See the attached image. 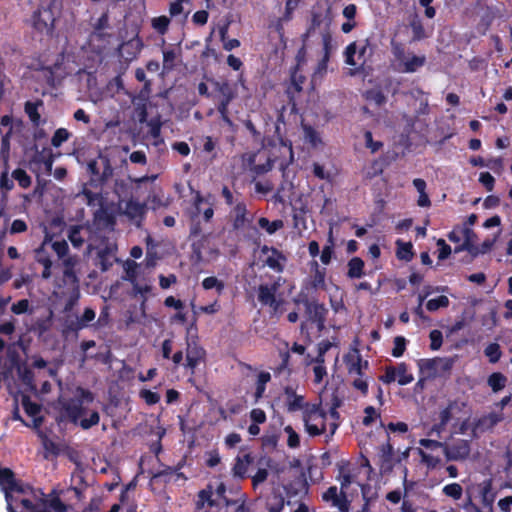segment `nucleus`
Masks as SVG:
<instances>
[{
    "instance_id": "obj_1",
    "label": "nucleus",
    "mask_w": 512,
    "mask_h": 512,
    "mask_svg": "<svg viewBox=\"0 0 512 512\" xmlns=\"http://www.w3.org/2000/svg\"><path fill=\"white\" fill-rule=\"evenodd\" d=\"M61 11V0H40L28 22L37 33L52 36L56 29V21L61 16Z\"/></svg>"
},
{
    "instance_id": "obj_2",
    "label": "nucleus",
    "mask_w": 512,
    "mask_h": 512,
    "mask_svg": "<svg viewBox=\"0 0 512 512\" xmlns=\"http://www.w3.org/2000/svg\"><path fill=\"white\" fill-rule=\"evenodd\" d=\"M374 46L366 38L362 41H354L347 45L344 51L345 63L354 67L349 74L355 76L365 70V65L372 60Z\"/></svg>"
},
{
    "instance_id": "obj_3",
    "label": "nucleus",
    "mask_w": 512,
    "mask_h": 512,
    "mask_svg": "<svg viewBox=\"0 0 512 512\" xmlns=\"http://www.w3.org/2000/svg\"><path fill=\"white\" fill-rule=\"evenodd\" d=\"M77 394V397L69 398L60 402V418L67 419L75 425H78L81 417L87 413L84 403H91L94 401V394L88 389L78 388Z\"/></svg>"
},
{
    "instance_id": "obj_4",
    "label": "nucleus",
    "mask_w": 512,
    "mask_h": 512,
    "mask_svg": "<svg viewBox=\"0 0 512 512\" xmlns=\"http://www.w3.org/2000/svg\"><path fill=\"white\" fill-rule=\"evenodd\" d=\"M391 52L396 62L395 69L401 73H414L426 63L425 55H415L411 51H407L401 42L392 40Z\"/></svg>"
},
{
    "instance_id": "obj_5",
    "label": "nucleus",
    "mask_w": 512,
    "mask_h": 512,
    "mask_svg": "<svg viewBox=\"0 0 512 512\" xmlns=\"http://www.w3.org/2000/svg\"><path fill=\"white\" fill-rule=\"evenodd\" d=\"M303 421L306 432L312 437L329 433L327 413L321 408V403H307L303 411Z\"/></svg>"
},
{
    "instance_id": "obj_6",
    "label": "nucleus",
    "mask_w": 512,
    "mask_h": 512,
    "mask_svg": "<svg viewBox=\"0 0 512 512\" xmlns=\"http://www.w3.org/2000/svg\"><path fill=\"white\" fill-rule=\"evenodd\" d=\"M279 286L278 282H274L271 285L260 284L257 289L258 301L263 306L270 307L273 313H278L284 302L283 299L276 296Z\"/></svg>"
},
{
    "instance_id": "obj_7",
    "label": "nucleus",
    "mask_w": 512,
    "mask_h": 512,
    "mask_svg": "<svg viewBox=\"0 0 512 512\" xmlns=\"http://www.w3.org/2000/svg\"><path fill=\"white\" fill-rule=\"evenodd\" d=\"M284 490L287 497L286 504L292 507L307 496L309 486L304 475L301 474L285 485Z\"/></svg>"
},
{
    "instance_id": "obj_8",
    "label": "nucleus",
    "mask_w": 512,
    "mask_h": 512,
    "mask_svg": "<svg viewBox=\"0 0 512 512\" xmlns=\"http://www.w3.org/2000/svg\"><path fill=\"white\" fill-rule=\"evenodd\" d=\"M206 351L199 344L198 339H186V361L183 366L193 374L195 369L205 361Z\"/></svg>"
},
{
    "instance_id": "obj_9",
    "label": "nucleus",
    "mask_w": 512,
    "mask_h": 512,
    "mask_svg": "<svg viewBox=\"0 0 512 512\" xmlns=\"http://www.w3.org/2000/svg\"><path fill=\"white\" fill-rule=\"evenodd\" d=\"M471 444L469 440L454 439L452 442H445L444 455L447 461H465L469 458Z\"/></svg>"
},
{
    "instance_id": "obj_10",
    "label": "nucleus",
    "mask_w": 512,
    "mask_h": 512,
    "mask_svg": "<svg viewBox=\"0 0 512 512\" xmlns=\"http://www.w3.org/2000/svg\"><path fill=\"white\" fill-rule=\"evenodd\" d=\"M0 487L5 494L6 501L12 499V492H26L23 483L15 478V474L10 468L6 467L0 469Z\"/></svg>"
},
{
    "instance_id": "obj_11",
    "label": "nucleus",
    "mask_w": 512,
    "mask_h": 512,
    "mask_svg": "<svg viewBox=\"0 0 512 512\" xmlns=\"http://www.w3.org/2000/svg\"><path fill=\"white\" fill-rule=\"evenodd\" d=\"M504 420V414L500 412H491L474 420L472 424V435L478 437L487 431H491L498 423Z\"/></svg>"
},
{
    "instance_id": "obj_12",
    "label": "nucleus",
    "mask_w": 512,
    "mask_h": 512,
    "mask_svg": "<svg viewBox=\"0 0 512 512\" xmlns=\"http://www.w3.org/2000/svg\"><path fill=\"white\" fill-rule=\"evenodd\" d=\"M50 251L48 236H46L42 244L34 251L36 262L43 265V271L41 273L43 279H49L52 275L51 268L53 263Z\"/></svg>"
},
{
    "instance_id": "obj_13",
    "label": "nucleus",
    "mask_w": 512,
    "mask_h": 512,
    "mask_svg": "<svg viewBox=\"0 0 512 512\" xmlns=\"http://www.w3.org/2000/svg\"><path fill=\"white\" fill-rule=\"evenodd\" d=\"M212 84L214 89L221 95V99L217 107H220L221 110H225V108L229 107L230 103L236 98V89L227 80H212Z\"/></svg>"
},
{
    "instance_id": "obj_14",
    "label": "nucleus",
    "mask_w": 512,
    "mask_h": 512,
    "mask_svg": "<svg viewBox=\"0 0 512 512\" xmlns=\"http://www.w3.org/2000/svg\"><path fill=\"white\" fill-rule=\"evenodd\" d=\"M232 227L234 230H242L246 226V224H250L252 222V216H249L246 203L244 201H239L235 204L232 211Z\"/></svg>"
},
{
    "instance_id": "obj_15",
    "label": "nucleus",
    "mask_w": 512,
    "mask_h": 512,
    "mask_svg": "<svg viewBox=\"0 0 512 512\" xmlns=\"http://www.w3.org/2000/svg\"><path fill=\"white\" fill-rule=\"evenodd\" d=\"M254 462V457L251 453H246L242 456H237L234 460L231 469L232 475L235 479L244 480L248 477L249 466Z\"/></svg>"
},
{
    "instance_id": "obj_16",
    "label": "nucleus",
    "mask_w": 512,
    "mask_h": 512,
    "mask_svg": "<svg viewBox=\"0 0 512 512\" xmlns=\"http://www.w3.org/2000/svg\"><path fill=\"white\" fill-rule=\"evenodd\" d=\"M306 314L311 322L317 325L318 330H322L325 326L328 309L324 304L319 303L317 300L306 309Z\"/></svg>"
},
{
    "instance_id": "obj_17",
    "label": "nucleus",
    "mask_w": 512,
    "mask_h": 512,
    "mask_svg": "<svg viewBox=\"0 0 512 512\" xmlns=\"http://www.w3.org/2000/svg\"><path fill=\"white\" fill-rule=\"evenodd\" d=\"M18 343L8 344L5 353L3 355V362L1 367L7 371H12L15 368H19L21 358L17 349Z\"/></svg>"
},
{
    "instance_id": "obj_18",
    "label": "nucleus",
    "mask_w": 512,
    "mask_h": 512,
    "mask_svg": "<svg viewBox=\"0 0 512 512\" xmlns=\"http://www.w3.org/2000/svg\"><path fill=\"white\" fill-rule=\"evenodd\" d=\"M273 460L270 457H263L258 462V469L256 473L251 477L252 487L256 489L259 485L264 483L268 476L269 470L272 468Z\"/></svg>"
},
{
    "instance_id": "obj_19",
    "label": "nucleus",
    "mask_w": 512,
    "mask_h": 512,
    "mask_svg": "<svg viewBox=\"0 0 512 512\" xmlns=\"http://www.w3.org/2000/svg\"><path fill=\"white\" fill-rule=\"evenodd\" d=\"M311 269L313 270V274L311 275L309 281L307 282V287L309 286L311 289L317 291L319 289L325 290L326 283V269L320 268L317 261L311 262Z\"/></svg>"
},
{
    "instance_id": "obj_20",
    "label": "nucleus",
    "mask_w": 512,
    "mask_h": 512,
    "mask_svg": "<svg viewBox=\"0 0 512 512\" xmlns=\"http://www.w3.org/2000/svg\"><path fill=\"white\" fill-rule=\"evenodd\" d=\"M481 502L484 508L492 510L497 493L493 490V481L491 478L485 479L479 484Z\"/></svg>"
},
{
    "instance_id": "obj_21",
    "label": "nucleus",
    "mask_w": 512,
    "mask_h": 512,
    "mask_svg": "<svg viewBox=\"0 0 512 512\" xmlns=\"http://www.w3.org/2000/svg\"><path fill=\"white\" fill-rule=\"evenodd\" d=\"M21 404L23 406V409L25 413L28 416L34 417L33 423L35 428H39V426L43 422L42 417H37V415L40 413L41 406L37 404L36 402H33L28 395H22L21 398Z\"/></svg>"
},
{
    "instance_id": "obj_22",
    "label": "nucleus",
    "mask_w": 512,
    "mask_h": 512,
    "mask_svg": "<svg viewBox=\"0 0 512 512\" xmlns=\"http://www.w3.org/2000/svg\"><path fill=\"white\" fill-rule=\"evenodd\" d=\"M389 437V435L387 434ZM394 448L393 445L390 443L389 439L385 444H382L380 447V466L382 470H391L394 466Z\"/></svg>"
},
{
    "instance_id": "obj_23",
    "label": "nucleus",
    "mask_w": 512,
    "mask_h": 512,
    "mask_svg": "<svg viewBox=\"0 0 512 512\" xmlns=\"http://www.w3.org/2000/svg\"><path fill=\"white\" fill-rule=\"evenodd\" d=\"M213 496V487L212 485H207L206 488L200 490L197 494V500L195 502V510L201 511L204 506L207 504L209 507L216 506L215 500L212 498Z\"/></svg>"
},
{
    "instance_id": "obj_24",
    "label": "nucleus",
    "mask_w": 512,
    "mask_h": 512,
    "mask_svg": "<svg viewBox=\"0 0 512 512\" xmlns=\"http://www.w3.org/2000/svg\"><path fill=\"white\" fill-rule=\"evenodd\" d=\"M43 105L44 103L41 99H37L36 101H26L24 104L25 113L27 114L32 124L36 127H38L41 123V115L38 109Z\"/></svg>"
},
{
    "instance_id": "obj_25",
    "label": "nucleus",
    "mask_w": 512,
    "mask_h": 512,
    "mask_svg": "<svg viewBox=\"0 0 512 512\" xmlns=\"http://www.w3.org/2000/svg\"><path fill=\"white\" fill-rule=\"evenodd\" d=\"M271 381V374L267 371H261L257 375L255 382V391L253 393L254 403H258L263 398L266 386Z\"/></svg>"
},
{
    "instance_id": "obj_26",
    "label": "nucleus",
    "mask_w": 512,
    "mask_h": 512,
    "mask_svg": "<svg viewBox=\"0 0 512 512\" xmlns=\"http://www.w3.org/2000/svg\"><path fill=\"white\" fill-rule=\"evenodd\" d=\"M340 404V400L337 397H335L333 399L332 406L329 409V415L333 419V421L328 423L329 433L326 434L327 442L333 437V435L335 434L336 430L339 427L340 414L337 411V409L340 406Z\"/></svg>"
},
{
    "instance_id": "obj_27",
    "label": "nucleus",
    "mask_w": 512,
    "mask_h": 512,
    "mask_svg": "<svg viewBox=\"0 0 512 512\" xmlns=\"http://www.w3.org/2000/svg\"><path fill=\"white\" fill-rule=\"evenodd\" d=\"M347 277L350 279H359L365 275V263L360 257H353L348 261Z\"/></svg>"
},
{
    "instance_id": "obj_28",
    "label": "nucleus",
    "mask_w": 512,
    "mask_h": 512,
    "mask_svg": "<svg viewBox=\"0 0 512 512\" xmlns=\"http://www.w3.org/2000/svg\"><path fill=\"white\" fill-rule=\"evenodd\" d=\"M461 232L464 236L463 248H465V251H467L472 257H477L478 245L474 243V239L476 238L475 232L469 227H464Z\"/></svg>"
},
{
    "instance_id": "obj_29",
    "label": "nucleus",
    "mask_w": 512,
    "mask_h": 512,
    "mask_svg": "<svg viewBox=\"0 0 512 512\" xmlns=\"http://www.w3.org/2000/svg\"><path fill=\"white\" fill-rule=\"evenodd\" d=\"M124 213L131 220H141L145 214V205L138 201L129 200L126 203Z\"/></svg>"
},
{
    "instance_id": "obj_30",
    "label": "nucleus",
    "mask_w": 512,
    "mask_h": 512,
    "mask_svg": "<svg viewBox=\"0 0 512 512\" xmlns=\"http://www.w3.org/2000/svg\"><path fill=\"white\" fill-rule=\"evenodd\" d=\"M345 362L347 370L350 375L356 374L357 376H364L361 368V355L358 350H355V354H348L345 356Z\"/></svg>"
},
{
    "instance_id": "obj_31",
    "label": "nucleus",
    "mask_w": 512,
    "mask_h": 512,
    "mask_svg": "<svg viewBox=\"0 0 512 512\" xmlns=\"http://www.w3.org/2000/svg\"><path fill=\"white\" fill-rule=\"evenodd\" d=\"M287 258L282 251L278 250L277 254L269 255L265 260V265L277 273H281L284 270V264Z\"/></svg>"
},
{
    "instance_id": "obj_32",
    "label": "nucleus",
    "mask_w": 512,
    "mask_h": 512,
    "mask_svg": "<svg viewBox=\"0 0 512 512\" xmlns=\"http://www.w3.org/2000/svg\"><path fill=\"white\" fill-rule=\"evenodd\" d=\"M114 260V255L108 247L101 249L97 254V265L103 272L109 270L113 266Z\"/></svg>"
},
{
    "instance_id": "obj_33",
    "label": "nucleus",
    "mask_w": 512,
    "mask_h": 512,
    "mask_svg": "<svg viewBox=\"0 0 512 512\" xmlns=\"http://www.w3.org/2000/svg\"><path fill=\"white\" fill-rule=\"evenodd\" d=\"M98 160L101 162V165L103 167L100 178V185H102L112 178L114 169L112 167L109 155L100 153L98 156Z\"/></svg>"
},
{
    "instance_id": "obj_34",
    "label": "nucleus",
    "mask_w": 512,
    "mask_h": 512,
    "mask_svg": "<svg viewBox=\"0 0 512 512\" xmlns=\"http://www.w3.org/2000/svg\"><path fill=\"white\" fill-rule=\"evenodd\" d=\"M285 503L283 495L280 492L273 490L271 496L267 500L266 507L268 512H281Z\"/></svg>"
},
{
    "instance_id": "obj_35",
    "label": "nucleus",
    "mask_w": 512,
    "mask_h": 512,
    "mask_svg": "<svg viewBox=\"0 0 512 512\" xmlns=\"http://www.w3.org/2000/svg\"><path fill=\"white\" fill-rule=\"evenodd\" d=\"M397 250L396 256L399 260L409 262L413 259V245L411 242H403L402 240L396 241Z\"/></svg>"
},
{
    "instance_id": "obj_36",
    "label": "nucleus",
    "mask_w": 512,
    "mask_h": 512,
    "mask_svg": "<svg viewBox=\"0 0 512 512\" xmlns=\"http://www.w3.org/2000/svg\"><path fill=\"white\" fill-rule=\"evenodd\" d=\"M2 133L1 139V147H0V159L3 161L4 166L9 165L10 158V139H11V131H6L3 133L2 129L0 130Z\"/></svg>"
},
{
    "instance_id": "obj_37",
    "label": "nucleus",
    "mask_w": 512,
    "mask_h": 512,
    "mask_svg": "<svg viewBox=\"0 0 512 512\" xmlns=\"http://www.w3.org/2000/svg\"><path fill=\"white\" fill-rule=\"evenodd\" d=\"M38 436L40 437L41 439V443H42V446L43 448L45 449V458L48 459V453L49 454H52L54 456H58L59 453H60V450L58 448V445L53 441L51 440L44 432H42L41 430H38Z\"/></svg>"
},
{
    "instance_id": "obj_38",
    "label": "nucleus",
    "mask_w": 512,
    "mask_h": 512,
    "mask_svg": "<svg viewBox=\"0 0 512 512\" xmlns=\"http://www.w3.org/2000/svg\"><path fill=\"white\" fill-rule=\"evenodd\" d=\"M363 96L368 102H372L377 106H381L386 102V97L380 88L368 89Z\"/></svg>"
},
{
    "instance_id": "obj_39",
    "label": "nucleus",
    "mask_w": 512,
    "mask_h": 512,
    "mask_svg": "<svg viewBox=\"0 0 512 512\" xmlns=\"http://www.w3.org/2000/svg\"><path fill=\"white\" fill-rule=\"evenodd\" d=\"M258 225L260 228L264 229L268 234L272 235L277 230L281 229L283 227L284 223L282 220H279V219L270 221L266 217H260L258 219Z\"/></svg>"
},
{
    "instance_id": "obj_40",
    "label": "nucleus",
    "mask_w": 512,
    "mask_h": 512,
    "mask_svg": "<svg viewBox=\"0 0 512 512\" xmlns=\"http://www.w3.org/2000/svg\"><path fill=\"white\" fill-rule=\"evenodd\" d=\"M507 378L500 372L489 375L487 383L493 392H498L506 386Z\"/></svg>"
},
{
    "instance_id": "obj_41",
    "label": "nucleus",
    "mask_w": 512,
    "mask_h": 512,
    "mask_svg": "<svg viewBox=\"0 0 512 512\" xmlns=\"http://www.w3.org/2000/svg\"><path fill=\"white\" fill-rule=\"evenodd\" d=\"M333 253H334V241H333V232H332V228H331L329 231V235H328V244L323 247L321 255H320L321 262L325 265H328L331 262Z\"/></svg>"
},
{
    "instance_id": "obj_42",
    "label": "nucleus",
    "mask_w": 512,
    "mask_h": 512,
    "mask_svg": "<svg viewBox=\"0 0 512 512\" xmlns=\"http://www.w3.org/2000/svg\"><path fill=\"white\" fill-rule=\"evenodd\" d=\"M202 287L205 290L215 289L218 295H221L225 289L223 281L219 280L215 276H209L203 279Z\"/></svg>"
},
{
    "instance_id": "obj_43",
    "label": "nucleus",
    "mask_w": 512,
    "mask_h": 512,
    "mask_svg": "<svg viewBox=\"0 0 512 512\" xmlns=\"http://www.w3.org/2000/svg\"><path fill=\"white\" fill-rule=\"evenodd\" d=\"M417 453L420 456L421 463L425 464L429 469H435L441 464L439 457L433 456L421 448L417 449Z\"/></svg>"
},
{
    "instance_id": "obj_44",
    "label": "nucleus",
    "mask_w": 512,
    "mask_h": 512,
    "mask_svg": "<svg viewBox=\"0 0 512 512\" xmlns=\"http://www.w3.org/2000/svg\"><path fill=\"white\" fill-rule=\"evenodd\" d=\"M99 421H100L99 412L97 410H92L89 412L88 417H84V418L81 417L78 425L83 430H88V429L92 428L93 426L98 425Z\"/></svg>"
},
{
    "instance_id": "obj_45",
    "label": "nucleus",
    "mask_w": 512,
    "mask_h": 512,
    "mask_svg": "<svg viewBox=\"0 0 512 512\" xmlns=\"http://www.w3.org/2000/svg\"><path fill=\"white\" fill-rule=\"evenodd\" d=\"M396 377L398 376V384L401 386L407 385L414 380V377L411 373H408L407 365L405 363L398 364Z\"/></svg>"
},
{
    "instance_id": "obj_46",
    "label": "nucleus",
    "mask_w": 512,
    "mask_h": 512,
    "mask_svg": "<svg viewBox=\"0 0 512 512\" xmlns=\"http://www.w3.org/2000/svg\"><path fill=\"white\" fill-rule=\"evenodd\" d=\"M12 178L15 179L18 182V185L23 189H27L28 187L31 186V177L27 174V172L24 169H15L12 172Z\"/></svg>"
},
{
    "instance_id": "obj_47",
    "label": "nucleus",
    "mask_w": 512,
    "mask_h": 512,
    "mask_svg": "<svg viewBox=\"0 0 512 512\" xmlns=\"http://www.w3.org/2000/svg\"><path fill=\"white\" fill-rule=\"evenodd\" d=\"M450 304V301L447 296L441 295L437 298H433L427 301L426 308L430 312H434L440 308H446Z\"/></svg>"
},
{
    "instance_id": "obj_48",
    "label": "nucleus",
    "mask_w": 512,
    "mask_h": 512,
    "mask_svg": "<svg viewBox=\"0 0 512 512\" xmlns=\"http://www.w3.org/2000/svg\"><path fill=\"white\" fill-rule=\"evenodd\" d=\"M49 240V248L50 250L54 251L58 258H63L67 255L69 251L68 243L65 240L61 241H52V238L48 236Z\"/></svg>"
},
{
    "instance_id": "obj_49",
    "label": "nucleus",
    "mask_w": 512,
    "mask_h": 512,
    "mask_svg": "<svg viewBox=\"0 0 512 512\" xmlns=\"http://www.w3.org/2000/svg\"><path fill=\"white\" fill-rule=\"evenodd\" d=\"M484 354L489 358L491 363H496L502 356L501 348L498 343H490L484 349Z\"/></svg>"
},
{
    "instance_id": "obj_50",
    "label": "nucleus",
    "mask_w": 512,
    "mask_h": 512,
    "mask_svg": "<svg viewBox=\"0 0 512 512\" xmlns=\"http://www.w3.org/2000/svg\"><path fill=\"white\" fill-rule=\"evenodd\" d=\"M443 493L453 498L454 500H459L463 495V488L459 483H450L443 487Z\"/></svg>"
},
{
    "instance_id": "obj_51",
    "label": "nucleus",
    "mask_w": 512,
    "mask_h": 512,
    "mask_svg": "<svg viewBox=\"0 0 512 512\" xmlns=\"http://www.w3.org/2000/svg\"><path fill=\"white\" fill-rule=\"evenodd\" d=\"M63 282L71 286L72 289L79 288V279L73 267H66L63 271Z\"/></svg>"
},
{
    "instance_id": "obj_52",
    "label": "nucleus",
    "mask_w": 512,
    "mask_h": 512,
    "mask_svg": "<svg viewBox=\"0 0 512 512\" xmlns=\"http://www.w3.org/2000/svg\"><path fill=\"white\" fill-rule=\"evenodd\" d=\"M68 239L75 248H80L84 244V239L81 236V227L72 226L69 229Z\"/></svg>"
},
{
    "instance_id": "obj_53",
    "label": "nucleus",
    "mask_w": 512,
    "mask_h": 512,
    "mask_svg": "<svg viewBox=\"0 0 512 512\" xmlns=\"http://www.w3.org/2000/svg\"><path fill=\"white\" fill-rule=\"evenodd\" d=\"M439 358L421 359L419 367L422 371L428 372L430 375H435L438 371Z\"/></svg>"
},
{
    "instance_id": "obj_54",
    "label": "nucleus",
    "mask_w": 512,
    "mask_h": 512,
    "mask_svg": "<svg viewBox=\"0 0 512 512\" xmlns=\"http://www.w3.org/2000/svg\"><path fill=\"white\" fill-rule=\"evenodd\" d=\"M170 19L167 16H159L153 18L152 27L161 35H164L168 31Z\"/></svg>"
},
{
    "instance_id": "obj_55",
    "label": "nucleus",
    "mask_w": 512,
    "mask_h": 512,
    "mask_svg": "<svg viewBox=\"0 0 512 512\" xmlns=\"http://www.w3.org/2000/svg\"><path fill=\"white\" fill-rule=\"evenodd\" d=\"M70 137V133L65 128H59L54 132V135L51 139L52 146L58 148L60 147L64 142H66Z\"/></svg>"
},
{
    "instance_id": "obj_56",
    "label": "nucleus",
    "mask_w": 512,
    "mask_h": 512,
    "mask_svg": "<svg viewBox=\"0 0 512 512\" xmlns=\"http://www.w3.org/2000/svg\"><path fill=\"white\" fill-rule=\"evenodd\" d=\"M307 403H304V397L302 395H297L292 399H287L286 406L289 412H295L298 410H305V406Z\"/></svg>"
},
{
    "instance_id": "obj_57",
    "label": "nucleus",
    "mask_w": 512,
    "mask_h": 512,
    "mask_svg": "<svg viewBox=\"0 0 512 512\" xmlns=\"http://www.w3.org/2000/svg\"><path fill=\"white\" fill-rule=\"evenodd\" d=\"M11 311L16 315L32 313V309H30V302L28 299H21L13 303L11 306Z\"/></svg>"
},
{
    "instance_id": "obj_58",
    "label": "nucleus",
    "mask_w": 512,
    "mask_h": 512,
    "mask_svg": "<svg viewBox=\"0 0 512 512\" xmlns=\"http://www.w3.org/2000/svg\"><path fill=\"white\" fill-rule=\"evenodd\" d=\"M14 187L13 180L9 178V165L4 166V169L0 175V189L3 192H8Z\"/></svg>"
},
{
    "instance_id": "obj_59",
    "label": "nucleus",
    "mask_w": 512,
    "mask_h": 512,
    "mask_svg": "<svg viewBox=\"0 0 512 512\" xmlns=\"http://www.w3.org/2000/svg\"><path fill=\"white\" fill-rule=\"evenodd\" d=\"M139 396L149 406L155 405L160 401V395L157 392H153L149 389L140 390Z\"/></svg>"
},
{
    "instance_id": "obj_60",
    "label": "nucleus",
    "mask_w": 512,
    "mask_h": 512,
    "mask_svg": "<svg viewBox=\"0 0 512 512\" xmlns=\"http://www.w3.org/2000/svg\"><path fill=\"white\" fill-rule=\"evenodd\" d=\"M406 350V339L403 336H397L394 338V347L392 349V356L399 358Z\"/></svg>"
},
{
    "instance_id": "obj_61",
    "label": "nucleus",
    "mask_w": 512,
    "mask_h": 512,
    "mask_svg": "<svg viewBox=\"0 0 512 512\" xmlns=\"http://www.w3.org/2000/svg\"><path fill=\"white\" fill-rule=\"evenodd\" d=\"M430 338V349L433 351H437L441 348L443 343V335L440 330H432L429 334Z\"/></svg>"
},
{
    "instance_id": "obj_62",
    "label": "nucleus",
    "mask_w": 512,
    "mask_h": 512,
    "mask_svg": "<svg viewBox=\"0 0 512 512\" xmlns=\"http://www.w3.org/2000/svg\"><path fill=\"white\" fill-rule=\"evenodd\" d=\"M456 405V401H450L448 405L443 410H441L439 414V421L442 422V425H447L450 422L452 419V411Z\"/></svg>"
},
{
    "instance_id": "obj_63",
    "label": "nucleus",
    "mask_w": 512,
    "mask_h": 512,
    "mask_svg": "<svg viewBox=\"0 0 512 512\" xmlns=\"http://www.w3.org/2000/svg\"><path fill=\"white\" fill-rule=\"evenodd\" d=\"M382 172L383 169L381 163L375 160L372 162L371 166L364 172V178L367 180H371L376 176L382 174Z\"/></svg>"
},
{
    "instance_id": "obj_64",
    "label": "nucleus",
    "mask_w": 512,
    "mask_h": 512,
    "mask_svg": "<svg viewBox=\"0 0 512 512\" xmlns=\"http://www.w3.org/2000/svg\"><path fill=\"white\" fill-rule=\"evenodd\" d=\"M48 508L52 509L54 512H67L68 510L67 505L58 496L48 501Z\"/></svg>"
}]
</instances>
